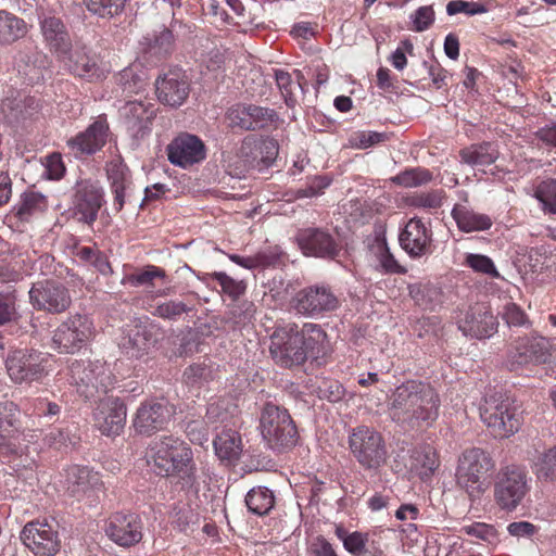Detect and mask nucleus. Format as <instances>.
Returning <instances> with one entry per match:
<instances>
[{
  "instance_id": "obj_60",
  "label": "nucleus",
  "mask_w": 556,
  "mask_h": 556,
  "mask_svg": "<svg viewBox=\"0 0 556 556\" xmlns=\"http://www.w3.org/2000/svg\"><path fill=\"white\" fill-rule=\"evenodd\" d=\"M188 311L187 305L180 301H168L157 305L154 315L165 319H175Z\"/></svg>"
},
{
  "instance_id": "obj_49",
  "label": "nucleus",
  "mask_w": 556,
  "mask_h": 556,
  "mask_svg": "<svg viewBox=\"0 0 556 556\" xmlns=\"http://www.w3.org/2000/svg\"><path fill=\"white\" fill-rule=\"evenodd\" d=\"M165 277L166 273L164 269L154 265H148L143 270L128 275L124 281H127L132 287L152 286L154 279H164Z\"/></svg>"
},
{
  "instance_id": "obj_41",
  "label": "nucleus",
  "mask_w": 556,
  "mask_h": 556,
  "mask_svg": "<svg viewBox=\"0 0 556 556\" xmlns=\"http://www.w3.org/2000/svg\"><path fill=\"white\" fill-rule=\"evenodd\" d=\"M45 60L46 56L37 51L31 54L20 53L16 58L18 73L33 83L41 77V67L45 65Z\"/></svg>"
},
{
  "instance_id": "obj_61",
  "label": "nucleus",
  "mask_w": 556,
  "mask_h": 556,
  "mask_svg": "<svg viewBox=\"0 0 556 556\" xmlns=\"http://www.w3.org/2000/svg\"><path fill=\"white\" fill-rule=\"evenodd\" d=\"M106 174L111 186L130 178L129 170L121 159H113L108 163Z\"/></svg>"
},
{
  "instance_id": "obj_45",
  "label": "nucleus",
  "mask_w": 556,
  "mask_h": 556,
  "mask_svg": "<svg viewBox=\"0 0 556 556\" xmlns=\"http://www.w3.org/2000/svg\"><path fill=\"white\" fill-rule=\"evenodd\" d=\"M17 318L15 290L9 286L5 290L0 291V326L16 321Z\"/></svg>"
},
{
  "instance_id": "obj_22",
  "label": "nucleus",
  "mask_w": 556,
  "mask_h": 556,
  "mask_svg": "<svg viewBox=\"0 0 556 556\" xmlns=\"http://www.w3.org/2000/svg\"><path fill=\"white\" fill-rule=\"evenodd\" d=\"M121 114L132 138L139 140L150 134L155 117L153 104L141 100L128 101L121 109Z\"/></svg>"
},
{
  "instance_id": "obj_38",
  "label": "nucleus",
  "mask_w": 556,
  "mask_h": 556,
  "mask_svg": "<svg viewBox=\"0 0 556 556\" xmlns=\"http://www.w3.org/2000/svg\"><path fill=\"white\" fill-rule=\"evenodd\" d=\"M245 504L251 513L263 516L268 514L274 507L275 497L269 489L257 486L248 492Z\"/></svg>"
},
{
  "instance_id": "obj_54",
  "label": "nucleus",
  "mask_w": 556,
  "mask_h": 556,
  "mask_svg": "<svg viewBox=\"0 0 556 556\" xmlns=\"http://www.w3.org/2000/svg\"><path fill=\"white\" fill-rule=\"evenodd\" d=\"M345 390L343 386L336 380H323L317 388V395L321 400L330 403H338L344 396Z\"/></svg>"
},
{
  "instance_id": "obj_31",
  "label": "nucleus",
  "mask_w": 556,
  "mask_h": 556,
  "mask_svg": "<svg viewBox=\"0 0 556 556\" xmlns=\"http://www.w3.org/2000/svg\"><path fill=\"white\" fill-rule=\"evenodd\" d=\"M153 344L151 330L143 325H135L123 338L121 349L129 358H141L148 354Z\"/></svg>"
},
{
  "instance_id": "obj_53",
  "label": "nucleus",
  "mask_w": 556,
  "mask_h": 556,
  "mask_svg": "<svg viewBox=\"0 0 556 556\" xmlns=\"http://www.w3.org/2000/svg\"><path fill=\"white\" fill-rule=\"evenodd\" d=\"M173 39L172 31L167 28H162L153 36L149 45V51L159 56L166 55L172 50Z\"/></svg>"
},
{
  "instance_id": "obj_19",
  "label": "nucleus",
  "mask_w": 556,
  "mask_h": 556,
  "mask_svg": "<svg viewBox=\"0 0 556 556\" xmlns=\"http://www.w3.org/2000/svg\"><path fill=\"white\" fill-rule=\"evenodd\" d=\"M59 60L70 73L89 81L101 80L108 73L97 54L87 51L85 47L71 48L70 52Z\"/></svg>"
},
{
  "instance_id": "obj_63",
  "label": "nucleus",
  "mask_w": 556,
  "mask_h": 556,
  "mask_svg": "<svg viewBox=\"0 0 556 556\" xmlns=\"http://www.w3.org/2000/svg\"><path fill=\"white\" fill-rule=\"evenodd\" d=\"M434 21V11L431 5L420 7L414 14L413 23L416 31L427 30Z\"/></svg>"
},
{
  "instance_id": "obj_16",
  "label": "nucleus",
  "mask_w": 556,
  "mask_h": 556,
  "mask_svg": "<svg viewBox=\"0 0 556 556\" xmlns=\"http://www.w3.org/2000/svg\"><path fill=\"white\" fill-rule=\"evenodd\" d=\"M549 355L548 341L538 334L520 337L509 351L508 363L511 369L529 364L545 363Z\"/></svg>"
},
{
  "instance_id": "obj_11",
  "label": "nucleus",
  "mask_w": 556,
  "mask_h": 556,
  "mask_svg": "<svg viewBox=\"0 0 556 556\" xmlns=\"http://www.w3.org/2000/svg\"><path fill=\"white\" fill-rule=\"evenodd\" d=\"M20 539L35 556H54L61 549L58 527L46 519L27 522L20 533Z\"/></svg>"
},
{
  "instance_id": "obj_12",
  "label": "nucleus",
  "mask_w": 556,
  "mask_h": 556,
  "mask_svg": "<svg viewBox=\"0 0 556 556\" xmlns=\"http://www.w3.org/2000/svg\"><path fill=\"white\" fill-rule=\"evenodd\" d=\"M292 305L296 313L317 318L337 309L340 301L329 287L315 285L301 289L294 295Z\"/></svg>"
},
{
  "instance_id": "obj_44",
  "label": "nucleus",
  "mask_w": 556,
  "mask_h": 556,
  "mask_svg": "<svg viewBox=\"0 0 556 556\" xmlns=\"http://www.w3.org/2000/svg\"><path fill=\"white\" fill-rule=\"evenodd\" d=\"M444 197V190L435 189L407 197L406 204L416 208L437 210L442 206Z\"/></svg>"
},
{
  "instance_id": "obj_43",
  "label": "nucleus",
  "mask_w": 556,
  "mask_h": 556,
  "mask_svg": "<svg viewBox=\"0 0 556 556\" xmlns=\"http://www.w3.org/2000/svg\"><path fill=\"white\" fill-rule=\"evenodd\" d=\"M89 13L101 18H112L119 15L127 0H83Z\"/></svg>"
},
{
  "instance_id": "obj_30",
  "label": "nucleus",
  "mask_w": 556,
  "mask_h": 556,
  "mask_svg": "<svg viewBox=\"0 0 556 556\" xmlns=\"http://www.w3.org/2000/svg\"><path fill=\"white\" fill-rule=\"evenodd\" d=\"M65 485L73 496L80 497L101 489L102 482L97 471L75 465L66 469Z\"/></svg>"
},
{
  "instance_id": "obj_48",
  "label": "nucleus",
  "mask_w": 556,
  "mask_h": 556,
  "mask_svg": "<svg viewBox=\"0 0 556 556\" xmlns=\"http://www.w3.org/2000/svg\"><path fill=\"white\" fill-rule=\"evenodd\" d=\"M460 532L469 536L481 540L488 544H496L498 542V532L494 526L485 522H472L464 525Z\"/></svg>"
},
{
  "instance_id": "obj_51",
  "label": "nucleus",
  "mask_w": 556,
  "mask_h": 556,
  "mask_svg": "<svg viewBox=\"0 0 556 556\" xmlns=\"http://www.w3.org/2000/svg\"><path fill=\"white\" fill-rule=\"evenodd\" d=\"M212 278L216 280L222 287V290L232 299L239 298L245 291L243 281L235 280L226 273L215 271L212 274Z\"/></svg>"
},
{
  "instance_id": "obj_57",
  "label": "nucleus",
  "mask_w": 556,
  "mask_h": 556,
  "mask_svg": "<svg viewBox=\"0 0 556 556\" xmlns=\"http://www.w3.org/2000/svg\"><path fill=\"white\" fill-rule=\"evenodd\" d=\"M331 184V178L328 176H316L305 188H300L295 191L296 199L313 198L324 193V190Z\"/></svg>"
},
{
  "instance_id": "obj_37",
  "label": "nucleus",
  "mask_w": 556,
  "mask_h": 556,
  "mask_svg": "<svg viewBox=\"0 0 556 556\" xmlns=\"http://www.w3.org/2000/svg\"><path fill=\"white\" fill-rule=\"evenodd\" d=\"M298 334L302 339L305 359L308 353L318 354L324 349L327 334L319 325L305 324L301 330L298 329Z\"/></svg>"
},
{
  "instance_id": "obj_42",
  "label": "nucleus",
  "mask_w": 556,
  "mask_h": 556,
  "mask_svg": "<svg viewBox=\"0 0 556 556\" xmlns=\"http://www.w3.org/2000/svg\"><path fill=\"white\" fill-rule=\"evenodd\" d=\"M432 173L424 167L407 168L397 175L390 178V180L403 188H416L427 185L432 180Z\"/></svg>"
},
{
  "instance_id": "obj_56",
  "label": "nucleus",
  "mask_w": 556,
  "mask_h": 556,
  "mask_svg": "<svg viewBox=\"0 0 556 556\" xmlns=\"http://www.w3.org/2000/svg\"><path fill=\"white\" fill-rule=\"evenodd\" d=\"M502 318L508 327H529L530 321L525 312L515 303H507L502 312Z\"/></svg>"
},
{
  "instance_id": "obj_29",
  "label": "nucleus",
  "mask_w": 556,
  "mask_h": 556,
  "mask_svg": "<svg viewBox=\"0 0 556 556\" xmlns=\"http://www.w3.org/2000/svg\"><path fill=\"white\" fill-rule=\"evenodd\" d=\"M298 242L306 255L333 258L339 253L334 239L320 229L309 228L301 231L298 236Z\"/></svg>"
},
{
  "instance_id": "obj_14",
  "label": "nucleus",
  "mask_w": 556,
  "mask_h": 556,
  "mask_svg": "<svg viewBox=\"0 0 556 556\" xmlns=\"http://www.w3.org/2000/svg\"><path fill=\"white\" fill-rule=\"evenodd\" d=\"M105 535L122 547H130L138 544L143 536V523L141 518L132 513L112 514L103 527Z\"/></svg>"
},
{
  "instance_id": "obj_13",
  "label": "nucleus",
  "mask_w": 556,
  "mask_h": 556,
  "mask_svg": "<svg viewBox=\"0 0 556 556\" xmlns=\"http://www.w3.org/2000/svg\"><path fill=\"white\" fill-rule=\"evenodd\" d=\"M92 336L91 323L81 315L68 317L55 330L52 346L59 353H75L87 344Z\"/></svg>"
},
{
  "instance_id": "obj_8",
  "label": "nucleus",
  "mask_w": 556,
  "mask_h": 556,
  "mask_svg": "<svg viewBox=\"0 0 556 556\" xmlns=\"http://www.w3.org/2000/svg\"><path fill=\"white\" fill-rule=\"evenodd\" d=\"M50 355L35 350H15L5 359L9 377L15 383L40 381L48 375Z\"/></svg>"
},
{
  "instance_id": "obj_25",
  "label": "nucleus",
  "mask_w": 556,
  "mask_h": 556,
  "mask_svg": "<svg viewBox=\"0 0 556 556\" xmlns=\"http://www.w3.org/2000/svg\"><path fill=\"white\" fill-rule=\"evenodd\" d=\"M172 416V409L164 401H151L142 404L134 421L137 432L150 435L165 427Z\"/></svg>"
},
{
  "instance_id": "obj_20",
  "label": "nucleus",
  "mask_w": 556,
  "mask_h": 556,
  "mask_svg": "<svg viewBox=\"0 0 556 556\" xmlns=\"http://www.w3.org/2000/svg\"><path fill=\"white\" fill-rule=\"evenodd\" d=\"M401 248L412 257L421 258L432 253V232L420 218L407 222L399 236Z\"/></svg>"
},
{
  "instance_id": "obj_33",
  "label": "nucleus",
  "mask_w": 556,
  "mask_h": 556,
  "mask_svg": "<svg viewBox=\"0 0 556 556\" xmlns=\"http://www.w3.org/2000/svg\"><path fill=\"white\" fill-rule=\"evenodd\" d=\"M48 208L47 198L36 191L25 192L20 203L15 206L16 216L22 222L42 215Z\"/></svg>"
},
{
  "instance_id": "obj_52",
  "label": "nucleus",
  "mask_w": 556,
  "mask_h": 556,
  "mask_svg": "<svg viewBox=\"0 0 556 556\" xmlns=\"http://www.w3.org/2000/svg\"><path fill=\"white\" fill-rule=\"evenodd\" d=\"M466 265L477 273L489 275L494 278L500 277L493 261L486 255L468 254L466 256Z\"/></svg>"
},
{
  "instance_id": "obj_59",
  "label": "nucleus",
  "mask_w": 556,
  "mask_h": 556,
  "mask_svg": "<svg viewBox=\"0 0 556 556\" xmlns=\"http://www.w3.org/2000/svg\"><path fill=\"white\" fill-rule=\"evenodd\" d=\"M368 542V534L354 531L349 534V538H345L343 547L348 553L353 556H365L366 543Z\"/></svg>"
},
{
  "instance_id": "obj_17",
  "label": "nucleus",
  "mask_w": 556,
  "mask_h": 556,
  "mask_svg": "<svg viewBox=\"0 0 556 556\" xmlns=\"http://www.w3.org/2000/svg\"><path fill=\"white\" fill-rule=\"evenodd\" d=\"M109 124L104 116H99L86 130L66 141L70 152L75 157L94 154L106 143Z\"/></svg>"
},
{
  "instance_id": "obj_64",
  "label": "nucleus",
  "mask_w": 556,
  "mask_h": 556,
  "mask_svg": "<svg viewBox=\"0 0 556 556\" xmlns=\"http://www.w3.org/2000/svg\"><path fill=\"white\" fill-rule=\"evenodd\" d=\"M308 556H338V554L324 536H317L308 546Z\"/></svg>"
},
{
  "instance_id": "obj_34",
  "label": "nucleus",
  "mask_w": 556,
  "mask_h": 556,
  "mask_svg": "<svg viewBox=\"0 0 556 556\" xmlns=\"http://www.w3.org/2000/svg\"><path fill=\"white\" fill-rule=\"evenodd\" d=\"M28 31L27 24L23 18L0 10V45H10L23 38Z\"/></svg>"
},
{
  "instance_id": "obj_32",
  "label": "nucleus",
  "mask_w": 556,
  "mask_h": 556,
  "mask_svg": "<svg viewBox=\"0 0 556 556\" xmlns=\"http://www.w3.org/2000/svg\"><path fill=\"white\" fill-rule=\"evenodd\" d=\"M452 216L457 227L464 232L483 231L492 226V220L488 215L477 213L460 204L453 207Z\"/></svg>"
},
{
  "instance_id": "obj_4",
  "label": "nucleus",
  "mask_w": 556,
  "mask_h": 556,
  "mask_svg": "<svg viewBox=\"0 0 556 556\" xmlns=\"http://www.w3.org/2000/svg\"><path fill=\"white\" fill-rule=\"evenodd\" d=\"M349 447L365 469L378 470L387 464L388 450L382 434L368 426H358L350 432Z\"/></svg>"
},
{
  "instance_id": "obj_3",
  "label": "nucleus",
  "mask_w": 556,
  "mask_h": 556,
  "mask_svg": "<svg viewBox=\"0 0 556 556\" xmlns=\"http://www.w3.org/2000/svg\"><path fill=\"white\" fill-rule=\"evenodd\" d=\"M495 467L488 452L480 447L465 450L458 458L455 480L470 500L480 498L489 486V476Z\"/></svg>"
},
{
  "instance_id": "obj_39",
  "label": "nucleus",
  "mask_w": 556,
  "mask_h": 556,
  "mask_svg": "<svg viewBox=\"0 0 556 556\" xmlns=\"http://www.w3.org/2000/svg\"><path fill=\"white\" fill-rule=\"evenodd\" d=\"M298 80L294 81L290 73L283 70L275 71L276 84L285 99L286 104L289 108H293L296 104V91L302 90V84L300 79L303 77L299 71L294 72Z\"/></svg>"
},
{
  "instance_id": "obj_5",
  "label": "nucleus",
  "mask_w": 556,
  "mask_h": 556,
  "mask_svg": "<svg viewBox=\"0 0 556 556\" xmlns=\"http://www.w3.org/2000/svg\"><path fill=\"white\" fill-rule=\"evenodd\" d=\"M480 417L495 438H508L518 431L520 417L508 397L494 393L484 397Z\"/></svg>"
},
{
  "instance_id": "obj_7",
  "label": "nucleus",
  "mask_w": 556,
  "mask_h": 556,
  "mask_svg": "<svg viewBox=\"0 0 556 556\" xmlns=\"http://www.w3.org/2000/svg\"><path fill=\"white\" fill-rule=\"evenodd\" d=\"M71 383L85 399H92L97 393H106L113 384L111 371L102 361H74L70 366Z\"/></svg>"
},
{
  "instance_id": "obj_62",
  "label": "nucleus",
  "mask_w": 556,
  "mask_h": 556,
  "mask_svg": "<svg viewBox=\"0 0 556 556\" xmlns=\"http://www.w3.org/2000/svg\"><path fill=\"white\" fill-rule=\"evenodd\" d=\"M13 433V419L8 414L5 403H0V447L9 445L10 438Z\"/></svg>"
},
{
  "instance_id": "obj_58",
  "label": "nucleus",
  "mask_w": 556,
  "mask_h": 556,
  "mask_svg": "<svg viewBox=\"0 0 556 556\" xmlns=\"http://www.w3.org/2000/svg\"><path fill=\"white\" fill-rule=\"evenodd\" d=\"M379 265L389 274H405L406 269L399 264L386 243L378 247Z\"/></svg>"
},
{
  "instance_id": "obj_18",
  "label": "nucleus",
  "mask_w": 556,
  "mask_h": 556,
  "mask_svg": "<svg viewBox=\"0 0 556 556\" xmlns=\"http://www.w3.org/2000/svg\"><path fill=\"white\" fill-rule=\"evenodd\" d=\"M29 299L35 308L55 314L71 305L68 290L54 281L35 283L29 290Z\"/></svg>"
},
{
  "instance_id": "obj_27",
  "label": "nucleus",
  "mask_w": 556,
  "mask_h": 556,
  "mask_svg": "<svg viewBox=\"0 0 556 556\" xmlns=\"http://www.w3.org/2000/svg\"><path fill=\"white\" fill-rule=\"evenodd\" d=\"M40 31L47 48L56 55L64 56L72 48V40L61 18L45 15L39 21Z\"/></svg>"
},
{
  "instance_id": "obj_26",
  "label": "nucleus",
  "mask_w": 556,
  "mask_h": 556,
  "mask_svg": "<svg viewBox=\"0 0 556 556\" xmlns=\"http://www.w3.org/2000/svg\"><path fill=\"white\" fill-rule=\"evenodd\" d=\"M157 99L167 105H181L189 94V83L185 74L170 71L155 83Z\"/></svg>"
},
{
  "instance_id": "obj_50",
  "label": "nucleus",
  "mask_w": 556,
  "mask_h": 556,
  "mask_svg": "<svg viewBox=\"0 0 556 556\" xmlns=\"http://www.w3.org/2000/svg\"><path fill=\"white\" fill-rule=\"evenodd\" d=\"M544 212L556 214V180L541 184L534 193Z\"/></svg>"
},
{
  "instance_id": "obj_23",
  "label": "nucleus",
  "mask_w": 556,
  "mask_h": 556,
  "mask_svg": "<svg viewBox=\"0 0 556 556\" xmlns=\"http://www.w3.org/2000/svg\"><path fill=\"white\" fill-rule=\"evenodd\" d=\"M74 215L79 222L91 225L98 217L102 205V191L90 180H80L76 185L73 200Z\"/></svg>"
},
{
  "instance_id": "obj_36",
  "label": "nucleus",
  "mask_w": 556,
  "mask_h": 556,
  "mask_svg": "<svg viewBox=\"0 0 556 556\" xmlns=\"http://www.w3.org/2000/svg\"><path fill=\"white\" fill-rule=\"evenodd\" d=\"M462 161L470 166L481 167L493 164L498 157V151L490 143L472 144L460 151Z\"/></svg>"
},
{
  "instance_id": "obj_15",
  "label": "nucleus",
  "mask_w": 556,
  "mask_h": 556,
  "mask_svg": "<svg viewBox=\"0 0 556 556\" xmlns=\"http://www.w3.org/2000/svg\"><path fill=\"white\" fill-rule=\"evenodd\" d=\"M168 161L181 168L202 162L206 156L204 142L195 135L180 132L167 146Z\"/></svg>"
},
{
  "instance_id": "obj_21",
  "label": "nucleus",
  "mask_w": 556,
  "mask_h": 556,
  "mask_svg": "<svg viewBox=\"0 0 556 556\" xmlns=\"http://www.w3.org/2000/svg\"><path fill=\"white\" fill-rule=\"evenodd\" d=\"M457 325L466 337L484 339L496 332L498 324L484 304H477L458 318Z\"/></svg>"
},
{
  "instance_id": "obj_28",
  "label": "nucleus",
  "mask_w": 556,
  "mask_h": 556,
  "mask_svg": "<svg viewBox=\"0 0 556 556\" xmlns=\"http://www.w3.org/2000/svg\"><path fill=\"white\" fill-rule=\"evenodd\" d=\"M275 118L273 110L257 106L238 104L228 112V119L232 126H238L245 130H256L264 128Z\"/></svg>"
},
{
  "instance_id": "obj_9",
  "label": "nucleus",
  "mask_w": 556,
  "mask_h": 556,
  "mask_svg": "<svg viewBox=\"0 0 556 556\" xmlns=\"http://www.w3.org/2000/svg\"><path fill=\"white\" fill-rule=\"evenodd\" d=\"M298 334V326L293 323L279 325L270 334L269 353L274 361L282 367H292L305 362V353Z\"/></svg>"
},
{
  "instance_id": "obj_24",
  "label": "nucleus",
  "mask_w": 556,
  "mask_h": 556,
  "mask_svg": "<svg viewBox=\"0 0 556 556\" xmlns=\"http://www.w3.org/2000/svg\"><path fill=\"white\" fill-rule=\"evenodd\" d=\"M97 428L105 435L119 434L126 422V407L117 397L100 400L94 414Z\"/></svg>"
},
{
  "instance_id": "obj_1",
  "label": "nucleus",
  "mask_w": 556,
  "mask_h": 556,
  "mask_svg": "<svg viewBox=\"0 0 556 556\" xmlns=\"http://www.w3.org/2000/svg\"><path fill=\"white\" fill-rule=\"evenodd\" d=\"M441 400L428 383L407 380L388 399V413L393 422L405 430L431 427L439 417Z\"/></svg>"
},
{
  "instance_id": "obj_10",
  "label": "nucleus",
  "mask_w": 556,
  "mask_h": 556,
  "mask_svg": "<svg viewBox=\"0 0 556 556\" xmlns=\"http://www.w3.org/2000/svg\"><path fill=\"white\" fill-rule=\"evenodd\" d=\"M528 491L527 471L511 465L500 472L494 486V498L502 509L511 511L521 503Z\"/></svg>"
},
{
  "instance_id": "obj_55",
  "label": "nucleus",
  "mask_w": 556,
  "mask_h": 556,
  "mask_svg": "<svg viewBox=\"0 0 556 556\" xmlns=\"http://www.w3.org/2000/svg\"><path fill=\"white\" fill-rule=\"evenodd\" d=\"M488 12V8L479 2H469L464 0H452L446 4V13L455 15L465 13L467 15H477Z\"/></svg>"
},
{
  "instance_id": "obj_40",
  "label": "nucleus",
  "mask_w": 556,
  "mask_h": 556,
  "mask_svg": "<svg viewBox=\"0 0 556 556\" xmlns=\"http://www.w3.org/2000/svg\"><path fill=\"white\" fill-rule=\"evenodd\" d=\"M214 378L213 369L206 364H193L184 371V382L191 392H199Z\"/></svg>"
},
{
  "instance_id": "obj_47",
  "label": "nucleus",
  "mask_w": 556,
  "mask_h": 556,
  "mask_svg": "<svg viewBox=\"0 0 556 556\" xmlns=\"http://www.w3.org/2000/svg\"><path fill=\"white\" fill-rule=\"evenodd\" d=\"M420 476H429L438 468L439 462L435 451L427 446L420 451H416L413 456V465Z\"/></svg>"
},
{
  "instance_id": "obj_35",
  "label": "nucleus",
  "mask_w": 556,
  "mask_h": 556,
  "mask_svg": "<svg viewBox=\"0 0 556 556\" xmlns=\"http://www.w3.org/2000/svg\"><path fill=\"white\" fill-rule=\"evenodd\" d=\"M216 455L222 460H236L241 453V438L235 430H223L213 441Z\"/></svg>"
},
{
  "instance_id": "obj_46",
  "label": "nucleus",
  "mask_w": 556,
  "mask_h": 556,
  "mask_svg": "<svg viewBox=\"0 0 556 556\" xmlns=\"http://www.w3.org/2000/svg\"><path fill=\"white\" fill-rule=\"evenodd\" d=\"M533 468L539 478L556 480V445L539 455Z\"/></svg>"
},
{
  "instance_id": "obj_6",
  "label": "nucleus",
  "mask_w": 556,
  "mask_h": 556,
  "mask_svg": "<svg viewBox=\"0 0 556 556\" xmlns=\"http://www.w3.org/2000/svg\"><path fill=\"white\" fill-rule=\"evenodd\" d=\"M261 429L264 440L273 450L290 448L298 442V430L290 414L274 404L263 408Z\"/></svg>"
},
{
  "instance_id": "obj_2",
  "label": "nucleus",
  "mask_w": 556,
  "mask_h": 556,
  "mask_svg": "<svg viewBox=\"0 0 556 556\" xmlns=\"http://www.w3.org/2000/svg\"><path fill=\"white\" fill-rule=\"evenodd\" d=\"M148 462L156 475L173 477L181 490L198 493L193 454L189 445L173 435L162 437L150 445Z\"/></svg>"
}]
</instances>
